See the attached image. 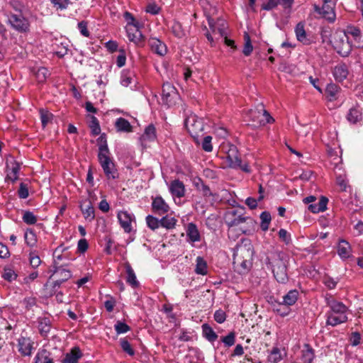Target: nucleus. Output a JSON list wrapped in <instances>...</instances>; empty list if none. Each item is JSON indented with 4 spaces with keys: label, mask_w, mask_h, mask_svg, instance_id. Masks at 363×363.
<instances>
[{
    "label": "nucleus",
    "mask_w": 363,
    "mask_h": 363,
    "mask_svg": "<svg viewBox=\"0 0 363 363\" xmlns=\"http://www.w3.org/2000/svg\"><path fill=\"white\" fill-rule=\"evenodd\" d=\"M97 141L99 143L98 160L105 176L108 179H118V172L113 159L111 157L105 135H101Z\"/></svg>",
    "instance_id": "1"
},
{
    "label": "nucleus",
    "mask_w": 363,
    "mask_h": 363,
    "mask_svg": "<svg viewBox=\"0 0 363 363\" xmlns=\"http://www.w3.org/2000/svg\"><path fill=\"white\" fill-rule=\"evenodd\" d=\"M288 263L289 256L284 252H272L267 257V264L269 265L274 278L279 283L285 284L289 279Z\"/></svg>",
    "instance_id": "2"
},
{
    "label": "nucleus",
    "mask_w": 363,
    "mask_h": 363,
    "mask_svg": "<svg viewBox=\"0 0 363 363\" xmlns=\"http://www.w3.org/2000/svg\"><path fill=\"white\" fill-rule=\"evenodd\" d=\"M225 221L230 228H238L242 234L250 232V228L255 225V220L242 213V210H232L228 211L225 216Z\"/></svg>",
    "instance_id": "3"
},
{
    "label": "nucleus",
    "mask_w": 363,
    "mask_h": 363,
    "mask_svg": "<svg viewBox=\"0 0 363 363\" xmlns=\"http://www.w3.org/2000/svg\"><path fill=\"white\" fill-rule=\"evenodd\" d=\"M253 255V247L250 242L238 245L233 254L234 265L241 268L240 272L248 270L252 265Z\"/></svg>",
    "instance_id": "4"
},
{
    "label": "nucleus",
    "mask_w": 363,
    "mask_h": 363,
    "mask_svg": "<svg viewBox=\"0 0 363 363\" xmlns=\"http://www.w3.org/2000/svg\"><path fill=\"white\" fill-rule=\"evenodd\" d=\"M330 311L327 313L326 324L335 327L339 324L347 322V307L342 302L331 301L329 303Z\"/></svg>",
    "instance_id": "5"
},
{
    "label": "nucleus",
    "mask_w": 363,
    "mask_h": 363,
    "mask_svg": "<svg viewBox=\"0 0 363 363\" xmlns=\"http://www.w3.org/2000/svg\"><path fill=\"white\" fill-rule=\"evenodd\" d=\"M330 42L334 49L342 57H347L350 54L352 45L346 33L342 31L335 33Z\"/></svg>",
    "instance_id": "6"
},
{
    "label": "nucleus",
    "mask_w": 363,
    "mask_h": 363,
    "mask_svg": "<svg viewBox=\"0 0 363 363\" xmlns=\"http://www.w3.org/2000/svg\"><path fill=\"white\" fill-rule=\"evenodd\" d=\"M184 125L191 136L199 143V138L203 135L204 123L202 118L191 113L186 118Z\"/></svg>",
    "instance_id": "7"
},
{
    "label": "nucleus",
    "mask_w": 363,
    "mask_h": 363,
    "mask_svg": "<svg viewBox=\"0 0 363 363\" xmlns=\"http://www.w3.org/2000/svg\"><path fill=\"white\" fill-rule=\"evenodd\" d=\"M227 161L230 167L233 169H240L244 172L250 173V167L247 163H242L241 159L238 155V150L235 146H232L227 154Z\"/></svg>",
    "instance_id": "8"
},
{
    "label": "nucleus",
    "mask_w": 363,
    "mask_h": 363,
    "mask_svg": "<svg viewBox=\"0 0 363 363\" xmlns=\"http://www.w3.org/2000/svg\"><path fill=\"white\" fill-rule=\"evenodd\" d=\"M8 22L18 32L26 33L29 30V21L21 13H11L8 16Z\"/></svg>",
    "instance_id": "9"
},
{
    "label": "nucleus",
    "mask_w": 363,
    "mask_h": 363,
    "mask_svg": "<svg viewBox=\"0 0 363 363\" xmlns=\"http://www.w3.org/2000/svg\"><path fill=\"white\" fill-rule=\"evenodd\" d=\"M250 117L252 121L254 122V126L264 125L267 123L274 122V118L263 108L260 110H251L250 111Z\"/></svg>",
    "instance_id": "10"
},
{
    "label": "nucleus",
    "mask_w": 363,
    "mask_h": 363,
    "mask_svg": "<svg viewBox=\"0 0 363 363\" xmlns=\"http://www.w3.org/2000/svg\"><path fill=\"white\" fill-rule=\"evenodd\" d=\"M178 98V93L175 87L169 82L164 83L162 93L163 103L168 106H171L176 103Z\"/></svg>",
    "instance_id": "11"
},
{
    "label": "nucleus",
    "mask_w": 363,
    "mask_h": 363,
    "mask_svg": "<svg viewBox=\"0 0 363 363\" xmlns=\"http://www.w3.org/2000/svg\"><path fill=\"white\" fill-rule=\"evenodd\" d=\"M335 5V2L323 4L322 7L314 4L313 9L314 11L320 16V17L332 23L335 21L336 18Z\"/></svg>",
    "instance_id": "12"
},
{
    "label": "nucleus",
    "mask_w": 363,
    "mask_h": 363,
    "mask_svg": "<svg viewBox=\"0 0 363 363\" xmlns=\"http://www.w3.org/2000/svg\"><path fill=\"white\" fill-rule=\"evenodd\" d=\"M117 218L121 227L124 231L128 233H130L132 230V222L135 220L134 216L126 211H121L118 213Z\"/></svg>",
    "instance_id": "13"
},
{
    "label": "nucleus",
    "mask_w": 363,
    "mask_h": 363,
    "mask_svg": "<svg viewBox=\"0 0 363 363\" xmlns=\"http://www.w3.org/2000/svg\"><path fill=\"white\" fill-rule=\"evenodd\" d=\"M148 45L151 50L160 56H164L167 52L166 45L157 38H150Z\"/></svg>",
    "instance_id": "14"
},
{
    "label": "nucleus",
    "mask_w": 363,
    "mask_h": 363,
    "mask_svg": "<svg viewBox=\"0 0 363 363\" xmlns=\"http://www.w3.org/2000/svg\"><path fill=\"white\" fill-rule=\"evenodd\" d=\"M337 252V255L343 260L352 257V247L345 240L342 239L339 241Z\"/></svg>",
    "instance_id": "15"
},
{
    "label": "nucleus",
    "mask_w": 363,
    "mask_h": 363,
    "mask_svg": "<svg viewBox=\"0 0 363 363\" xmlns=\"http://www.w3.org/2000/svg\"><path fill=\"white\" fill-rule=\"evenodd\" d=\"M18 352L23 356H30L32 353L33 342L30 338L21 337L18 340Z\"/></svg>",
    "instance_id": "16"
},
{
    "label": "nucleus",
    "mask_w": 363,
    "mask_h": 363,
    "mask_svg": "<svg viewBox=\"0 0 363 363\" xmlns=\"http://www.w3.org/2000/svg\"><path fill=\"white\" fill-rule=\"evenodd\" d=\"M80 209L86 220L92 221L95 218L94 208L89 200L82 201L80 203Z\"/></svg>",
    "instance_id": "17"
},
{
    "label": "nucleus",
    "mask_w": 363,
    "mask_h": 363,
    "mask_svg": "<svg viewBox=\"0 0 363 363\" xmlns=\"http://www.w3.org/2000/svg\"><path fill=\"white\" fill-rule=\"evenodd\" d=\"M152 208L154 212L160 215L167 213L169 211L168 204L160 196H156L153 199Z\"/></svg>",
    "instance_id": "18"
},
{
    "label": "nucleus",
    "mask_w": 363,
    "mask_h": 363,
    "mask_svg": "<svg viewBox=\"0 0 363 363\" xmlns=\"http://www.w3.org/2000/svg\"><path fill=\"white\" fill-rule=\"evenodd\" d=\"M169 189L173 196L182 198L185 195L186 190L184 184L179 179H175L171 182Z\"/></svg>",
    "instance_id": "19"
},
{
    "label": "nucleus",
    "mask_w": 363,
    "mask_h": 363,
    "mask_svg": "<svg viewBox=\"0 0 363 363\" xmlns=\"http://www.w3.org/2000/svg\"><path fill=\"white\" fill-rule=\"evenodd\" d=\"M349 74L348 67L344 63L337 64L333 69V74L337 82L345 80Z\"/></svg>",
    "instance_id": "20"
},
{
    "label": "nucleus",
    "mask_w": 363,
    "mask_h": 363,
    "mask_svg": "<svg viewBox=\"0 0 363 363\" xmlns=\"http://www.w3.org/2000/svg\"><path fill=\"white\" fill-rule=\"evenodd\" d=\"M186 233L188 240L190 242H196L201 240V235L196 225L194 223H189L186 228Z\"/></svg>",
    "instance_id": "21"
},
{
    "label": "nucleus",
    "mask_w": 363,
    "mask_h": 363,
    "mask_svg": "<svg viewBox=\"0 0 363 363\" xmlns=\"http://www.w3.org/2000/svg\"><path fill=\"white\" fill-rule=\"evenodd\" d=\"M156 138V129L152 124H150L145 129L144 133L140 137V141L143 146H146L147 142L154 141Z\"/></svg>",
    "instance_id": "22"
},
{
    "label": "nucleus",
    "mask_w": 363,
    "mask_h": 363,
    "mask_svg": "<svg viewBox=\"0 0 363 363\" xmlns=\"http://www.w3.org/2000/svg\"><path fill=\"white\" fill-rule=\"evenodd\" d=\"M124 267L127 274L126 282L133 288H136L139 286V282L137 280L136 275L132 267L128 262L124 263Z\"/></svg>",
    "instance_id": "23"
},
{
    "label": "nucleus",
    "mask_w": 363,
    "mask_h": 363,
    "mask_svg": "<svg viewBox=\"0 0 363 363\" xmlns=\"http://www.w3.org/2000/svg\"><path fill=\"white\" fill-rule=\"evenodd\" d=\"M82 354L78 347H73L69 352L67 353L62 363H77L82 357Z\"/></svg>",
    "instance_id": "24"
},
{
    "label": "nucleus",
    "mask_w": 363,
    "mask_h": 363,
    "mask_svg": "<svg viewBox=\"0 0 363 363\" xmlns=\"http://www.w3.org/2000/svg\"><path fill=\"white\" fill-rule=\"evenodd\" d=\"M328 202V198L325 196H321L318 203H311L308 206V209L313 213H318L319 212H323L327 209V204Z\"/></svg>",
    "instance_id": "25"
},
{
    "label": "nucleus",
    "mask_w": 363,
    "mask_h": 363,
    "mask_svg": "<svg viewBox=\"0 0 363 363\" xmlns=\"http://www.w3.org/2000/svg\"><path fill=\"white\" fill-rule=\"evenodd\" d=\"M35 363H54L51 353L45 349L40 350L35 357Z\"/></svg>",
    "instance_id": "26"
},
{
    "label": "nucleus",
    "mask_w": 363,
    "mask_h": 363,
    "mask_svg": "<svg viewBox=\"0 0 363 363\" xmlns=\"http://www.w3.org/2000/svg\"><path fill=\"white\" fill-rule=\"evenodd\" d=\"M298 291L296 289L290 290L285 296L283 297V302L279 303V305H285L287 306H291L295 304L298 298Z\"/></svg>",
    "instance_id": "27"
},
{
    "label": "nucleus",
    "mask_w": 363,
    "mask_h": 363,
    "mask_svg": "<svg viewBox=\"0 0 363 363\" xmlns=\"http://www.w3.org/2000/svg\"><path fill=\"white\" fill-rule=\"evenodd\" d=\"M202 333L203 336L211 342L216 341L218 338V335L207 323L202 325Z\"/></svg>",
    "instance_id": "28"
},
{
    "label": "nucleus",
    "mask_w": 363,
    "mask_h": 363,
    "mask_svg": "<svg viewBox=\"0 0 363 363\" xmlns=\"http://www.w3.org/2000/svg\"><path fill=\"white\" fill-rule=\"evenodd\" d=\"M118 131L129 133L132 131V126L129 121L123 118H119L115 123Z\"/></svg>",
    "instance_id": "29"
},
{
    "label": "nucleus",
    "mask_w": 363,
    "mask_h": 363,
    "mask_svg": "<svg viewBox=\"0 0 363 363\" xmlns=\"http://www.w3.org/2000/svg\"><path fill=\"white\" fill-rule=\"evenodd\" d=\"M296 38L298 41L307 43L308 40L306 38V33L304 28V24L301 22L298 23L295 28Z\"/></svg>",
    "instance_id": "30"
},
{
    "label": "nucleus",
    "mask_w": 363,
    "mask_h": 363,
    "mask_svg": "<svg viewBox=\"0 0 363 363\" xmlns=\"http://www.w3.org/2000/svg\"><path fill=\"white\" fill-rule=\"evenodd\" d=\"M38 329L40 333L43 337H47L50 331V322L48 318H43L39 321Z\"/></svg>",
    "instance_id": "31"
},
{
    "label": "nucleus",
    "mask_w": 363,
    "mask_h": 363,
    "mask_svg": "<svg viewBox=\"0 0 363 363\" xmlns=\"http://www.w3.org/2000/svg\"><path fill=\"white\" fill-rule=\"evenodd\" d=\"M195 272L198 274L205 275L207 274L206 262L201 257H197L196 260Z\"/></svg>",
    "instance_id": "32"
},
{
    "label": "nucleus",
    "mask_w": 363,
    "mask_h": 363,
    "mask_svg": "<svg viewBox=\"0 0 363 363\" xmlns=\"http://www.w3.org/2000/svg\"><path fill=\"white\" fill-rule=\"evenodd\" d=\"M55 274L59 277L61 281L65 282L72 277V273L69 270L65 269L62 267H55Z\"/></svg>",
    "instance_id": "33"
},
{
    "label": "nucleus",
    "mask_w": 363,
    "mask_h": 363,
    "mask_svg": "<svg viewBox=\"0 0 363 363\" xmlns=\"http://www.w3.org/2000/svg\"><path fill=\"white\" fill-rule=\"evenodd\" d=\"M128 40L138 47H143L145 45V37L140 29L135 32V34H131V37Z\"/></svg>",
    "instance_id": "34"
},
{
    "label": "nucleus",
    "mask_w": 363,
    "mask_h": 363,
    "mask_svg": "<svg viewBox=\"0 0 363 363\" xmlns=\"http://www.w3.org/2000/svg\"><path fill=\"white\" fill-rule=\"evenodd\" d=\"M133 80V74L129 70H123L121 73V84L123 86H129Z\"/></svg>",
    "instance_id": "35"
},
{
    "label": "nucleus",
    "mask_w": 363,
    "mask_h": 363,
    "mask_svg": "<svg viewBox=\"0 0 363 363\" xmlns=\"http://www.w3.org/2000/svg\"><path fill=\"white\" fill-rule=\"evenodd\" d=\"M261 224L260 228L262 230L266 231L269 229V225L271 222V215L267 211H264L260 215Z\"/></svg>",
    "instance_id": "36"
},
{
    "label": "nucleus",
    "mask_w": 363,
    "mask_h": 363,
    "mask_svg": "<svg viewBox=\"0 0 363 363\" xmlns=\"http://www.w3.org/2000/svg\"><path fill=\"white\" fill-rule=\"evenodd\" d=\"M89 126L93 135H98L101 133V128L99 121L95 116H90Z\"/></svg>",
    "instance_id": "37"
},
{
    "label": "nucleus",
    "mask_w": 363,
    "mask_h": 363,
    "mask_svg": "<svg viewBox=\"0 0 363 363\" xmlns=\"http://www.w3.org/2000/svg\"><path fill=\"white\" fill-rule=\"evenodd\" d=\"M177 220L174 217H169L168 216L163 217L160 220V225L167 228L172 229L175 227Z\"/></svg>",
    "instance_id": "38"
},
{
    "label": "nucleus",
    "mask_w": 363,
    "mask_h": 363,
    "mask_svg": "<svg viewBox=\"0 0 363 363\" xmlns=\"http://www.w3.org/2000/svg\"><path fill=\"white\" fill-rule=\"evenodd\" d=\"M25 241L26 244L30 247H33L37 242L36 235L32 230H28L24 235Z\"/></svg>",
    "instance_id": "39"
},
{
    "label": "nucleus",
    "mask_w": 363,
    "mask_h": 363,
    "mask_svg": "<svg viewBox=\"0 0 363 363\" xmlns=\"http://www.w3.org/2000/svg\"><path fill=\"white\" fill-rule=\"evenodd\" d=\"M50 72L44 67H40L35 72V77L38 82H44L48 76H50Z\"/></svg>",
    "instance_id": "40"
},
{
    "label": "nucleus",
    "mask_w": 363,
    "mask_h": 363,
    "mask_svg": "<svg viewBox=\"0 0 363 363\" xmlns=\"http://www.w3.org/2000/svg\"><path fill=\"white\" fill-rule=\"evenodd\" d=\"M172 31L174 35L177 38H182L185 35L184 30L182 26V24L178 21H174L171 26Z\"/></svg>",
    "instance_id": "41"
},
{
    "label": "nucleus",
    "mask_w": 363,
    "mask_h": 363,
    "mask_svg": "<svg viewBox=\"0 0 363 363\" xmlns=\"http://www.w3.org/2000/svg\"><path fill=\"white\" fill-rule=\"evenodd\" d=\"M281 359L282 356L280 350L278 347H274L268 356V360L273 363H277Z\"/></svg>",
    "instance_id": "42"
},
{
    "label": "nucleus",
    "mask_w": 363,
    "mask_h": 363,
    "mask_svg": "<svg viewBox=\"0 0 363 363\" xmlns=\"http://www.w3.org/2000/svg\"><path fill=\"white\" fill-rule=\"evenodd\" d=\"M244 40L245 45L242 50V52L245 56H249L253 50V46L251 43L250 35L247 33H245L244 35Z\"/></svg>",
    "instance_id": "43"
},
{
    "label": "nucleus",
    "mask_w": 363,
    "mask_h": 363,
    "mask_svg": "<svg viewBox=\"0 0 363 363\" xmlns=\"http://www.w3.org/2000/svg\"><path fill=\"white\" fill-rule=\"evenodd\" d=\"M361 112L358 108H351L347 115V119L353 123H357L361 119Z\"/></svg>",
    "instance_id": "44"
},
{
    "label": "nucleus",
    "mask_w": 363,
    "mask_h": 363,
    "mask_svg": "<svg viewBox=\"0 0 363 363\" xmlns=\"http://www.w3.org/2000/svg\"><path fill=\"white\" fill-rule=\"evenodd\" d=\"M306 347V350H303L302 359L304 363H312L314 358L313 350L308 345Z\"/></svg>",
    "instance_id": "45"
},
{
    "label": "nucleus",
    "mask_w": 363,
    "mask_h": 363,
    "mask_svg": "<svg viewBox=\"0 0 363 363\" xmlns=\"http://www.w3.org/2000/svg\"><path fill=\"white\" fill-rule=\"evenodd\" d=\"M40 113L42 125L45 128L48 123L51 122L53 118V115L48 111H45L43 109L40 111Z\"/></svg>",
    "instance_id": "46"
},
{
    "label": "nucleus",
    "mask_w": 363,
    "mask_h": 363,
    "mask_svg": "<svg viewBox=\"0 0 363 363\" xmlns=\"http://www.w3.org/2000/svg\"><path fill=\"white\" fill-rule=\"evenodd\" d=\"M19 170V164L18 163H14L7 174V178L13 182H16L18 179Z\"/></svg>",
    "instance_id": "47"
},
{
    "label": "nucleus",
    "mask_w": 363,
    "mask_h": 363,
    "mask_svg": "<svg viewBox=\"0 0 363 363\" xmlns=\"http://www.w3.org/2000/svg\"><path fill=\"white\" fill-rule=\"evenodd\" d=\"M120 343H121V347L122 350L128 354L130 356H133L135 354L134 350L132 348L130 344L126 339H125V338L121 339Z\"/></svg>",
    "instance_id": "48"
},
{
    "label": "nucleus",
    "mask_w": 363,
    "mask_h": 363,
    "mask_svg": "<svg viewBox=\"0 0 363 363\" xmlns=\"http://www.w3.org/2000/svg\"><path fill=\"white\" fill-rule=\"evenodd\" d=\"M196 189L202 193L203 196L209 197L212 195L209 186L206 185L203 182L200 181V183H196Z\"/></svg>",
    "instance_id": "49"
},
{
    "label": "nucleus",
    "mask_w": 363,
    "mask_h": 363,
    "mask_svg": "<svg viewBox=\"0 0 363 363\" xmlns=\"http://www.w3.org/2000/svg\"><path fill=\"white\" fill-rule=\"evenodd\" d=\"M146 222L147 226L152 230H155L158 228L160 225V220L150 215L146 217Z\"/></svg>",
    "instance_id": "50"
},
{
    "label": "nucleus",
    "mask_w": 363,
    "mask_h": 363,
    "mask_svg": "<svg viewBox=\"0 0 363 363\" xmlns=\"http://www.w3.org/2000/svg\"><path fill=\"white\" fill-rule=\"evenodd\" d=\"M262 4V9L265 11H270L276 8L279 4V0H263Z\"/></svg>",
    "instance_id": "51"
},
{
    "label": "nucleus",
    "mask_w": 363,
    "mask_h": 363,
    "mask_svg": "<svg viewBox=\"0 0 363 363\" xmlns=\"http://www.w3.org/2000/svg\"><path fill=\"white\" fill-rule=\"evenodd\" d=\"M23 220L26 224L33 225L37 222V218L33 212L26 211L23 216Z\"/></svg>",
    "instance_id": "52"
},
{
    "label": "nucleus",
    "mask_w": 363,
    "mask_h": 363,
    "mask_svg": "<svg viewBox=\"0 0 363 363\" xmlns=\"http://www.w3.org/2000/svg\"><path fill=\"white\" fill-rule=\"evenodd\" d=\"M18 196L21 199H26L29 196L28 193V186L27 184L21 182L19 185V189L18 191Z\"/></svg>",
    "instance_id": "53"
},
{
    "label": "nucleus",
    "mask_w": 363,
    "mask_h": 363,
    "mask_svg": "<svg viewBox=\"0 0 363 363\" xmlns=\"http://www.w3.org/2000/svg\"><path fill=\"white\" fill-rule=\"evenodd\" d=\"M115 330L118 334L125 333L130 328L125 323L118 321L115 325Z\"/></svg>",
    "instance_id": "54"
},
{
    "label": "nucleus",
    "mask_w": 363,
    "mask_h": 363,
    "mask_svg": "<svg viewBox=\"0 0 363 363\" xmlns=\"http://www.w3.org/2000/svg\"><path fill=\"white\" fill-rule=\"evenodd\" d=\"M221 340L226 347L233 346L235 342V336L234 333H230L228 335L223 337Z\"/></svg>",
    "instance_id": "55"
},
{
    "label": "nucleus",
    "mask_w": 363,
    "mask_h": 363,
    "mask_svg": "<svg viewBox=\"0 0 363 363\" xmlns=\"http://www.w3.org/2000/svg\"><path fill=\"white\" fill-rule=\"evenodd\" d=\"M2 277L5 280L11 281L12 280L16 279L17 275L12 269L6 268L4 269Z\"/></svg>",
    "instance_id": "56"
},
{
    "label": "nucleus",
    "mask_w": 363,
    "mask_h": 363,
    "mask_svg": "<svg viewBox=\"0 0 363 363\" xmlns=\"http://www.w3.org/2000/svg\"><path fill=\"white\" fill-rule=\"evenodd\" d=\"M124 18L125 19V21H127V26H140V23L137 21L135 18L133 17V16L129 13V12H125V14H124Z\"/></svg>",
    "instance_id": "57"
},
{
    "label": "nucleus",
    "mask_w": 363,
    "mask_h": 363,
    "mask_svg": "<svg viewBox=\"0 0 363 363\" xmlns=\"http://www.w3.org/2000/svg\"><path fill=\"white\" fill-rule=\"evenodd\" d=\"M212 138L209 135L204 137L202 142V148L206 152H211L213 150V146L211 144Z\"/></svg>",
    "instance_id": "58"
},
{
    "label": "nucleus",
    "mask_w": 363,
    "mask_h": 363,
    "mask_svg": "<svg viewBox=\"0 0 363 363\" xmlns=\"http://www.w3.org/2000/svg\"><path fill=\"white\" fill-rule=\"evenodd\" d=\"M325 91L328 96L334 98L338 92V87L335 84H329L326 87Z\"/></svg>",
    "instance_id": "59"
},
{
    "label": "nucleus",
    "mask_w": 363,
    "mask_h": 363,
    "mask_svg": "<svg viewBox=\"0 0 363 363\" xmlns=\"http://www.w3.org/2000/svg\"><path fill=\"white\" fill-rule=\"evenodd\" d=\"M54 6L61 10L67 9L70 4L69 0H50Z\"/></svg>",
    "instance_id": "60"
},
{
    "label": "nucleus",
    "mask_w": 363,
    "mask_h": 363,
    "mask_svg": "<svg viewBox=\"0 0 363 363\" xmlns=\"http://www.w3.org/2000/svg\"><path fill=\"white\" fill-rule=\"evenodd\" d=\"M214 319L218 323H223L226 319L225 312L221 309L216 311L214 313Z\"/></svg>",
    "instance_id": "61"
},
{
    "label": "nucleus",
    "mask_w": 363,
    "mask_h": 363,
    "mask_svg": "<svg viewBox=\"0 0 363 363\" xmlns=\"http://www.w3.org/2000/svg\"><path fill=\"white\" fill-rule=\"evenodd\" d=\"M279 237L286 245L289 244L291 241L290 234L285 229L281 228L279 230Z\"/></svg>",
    "instance_id": "62"
},
{
    "label": "nucleus",
    "mask_w": 363,
    "mask_h": 363,
    "mask_svg": "<svg viewBox=\"0 0 363 363\" xmlns=\"http://www.w3.org/2000/svg\"><path fill=\"white\" fill-rule=\"evenodd\" d=\"M30 264L33 268L38 267L40 263L41 260L38 255H35V253H30Z\"/></svg>",
    "instance_id": "63"
},
{
    "label": "nucleus",
    "mask_w": 363,
    "mask_h": 363,
    "mask_svg": "<svg viewBox=\"0 0 363 363\" xmlns=\"http://www.w3.org/2000/svg\"><path fill=\"white\" fill-rule=\"evenodd\" d=\"M115 305L116 300L111 296H109L108 298L104 302V306L108 312L113 311Z\"/></svg>",
    "instance_id": "64"
}]
</instances>
